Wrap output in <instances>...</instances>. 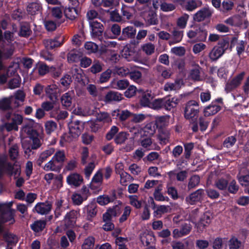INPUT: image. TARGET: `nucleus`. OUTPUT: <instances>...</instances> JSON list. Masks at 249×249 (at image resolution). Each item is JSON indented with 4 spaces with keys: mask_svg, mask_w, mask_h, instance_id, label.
Here are the masks:
<instances>
[{
    "mask_svg": "<svg viewBox=\"0 0 249 249\" xmlns=\"http://www.w3.org/2000/svg\"><path fill=\"white\" fill-rule=\"evenodd\" d=\"M234 6V3L231 0H224L222 3V9L223 12H227L231 10Z\"/></svg>",
    "mask_w": 249,
    "mask_h": 249,
    "instance_id": "61",
    "label": "nucleus"
},
{
    "mask_svg": "<svg viewBox=\"0 0 249 249\" xmlns=\"http://www.w3.org/2000/svg\"><path fill=\"white\" fill-rule=\"evenodd\" d=\"M16 238V236L11 233L6 232L3 234V239L8 245H15L17 243Z\"/></svg>",
    "mask_w": 249,
    "mask_h": 249,
    "instance_id": "41",
    "label": "nucleus"
},
{
    "mask_svg": "<svg viewBox=\"0 0 249 249\" xmlns=\"http://www.w3.org/2000/svg\"><path fill=\"white\" fill-rule=\"evenodd\" d=\"M52 158L57 165L61 166V169L63 167V163L66 159L64 151L60 150L57 151Z\"/></svg>",
    "mask_w": 249,
    "mask_h": 249,
    "instance_id": "28",
    "label": "nucleus"
},
{
    "mask_svg": "<svg viewBox=\"0 0 249 249\" xmlns=\"http://www.w3.org/2000/svg\"><path fill=\"white\" fill-rule=\"evenodd\" d=\"M59 25V24L57 25L55 21L51 20H46L44 22L45 29L49 32L54 31Z\"/></svg>",
    "mask_w": 249,
    "mask_h": 249,
    "instance_id": "57",
    "label": "nucleus"
},
{
    "mask_svg": "<svg viewBox=\"0 0 249 249\" xmlns=\"http://www.w3.org/2000/svg\"><path fill=\"white\" fill-rule=\"evenodd\" d=\"M4 169L5 173L16 179L21 175V166L17 161L12 163L7 162L4 158L0 157V169Z\"/></svg>",
    "mask_w": 249,
    "mask_h": 249,
    "instance_id": "4",
    "label": "nucleus"
},
{
    "mask_svg": "<svg viewBox=\"0 0 249 249\" xmlns=\"http://www.w3.org/2000/svg\"><path fill=\"white\" fill-rule=\"evenodd\" d=\"M13 50L12 49H7L5 53L0 49V71L5 69V66L3 63V59H8L10 58L13 54Z\"/></svg>",
    "mask_w": 249,
    "mask_h": 249,
    "instance_id": "29",
    "label": "nucleus"
},
{
    "mask_svg": "<svg viewBox=\"0 0 249 249\" xmlns=\"http://www.w3.org/2000/svg\"><path fill=\"white\" fill-rule=\"evenodd\" d=\"M236 142V138L234 136H231L225 139L223 144L224 147L229 148L234 145Z\"/></svg>",
    "mask_w": 249,
    "mask_h": 249,
    "instance_id": "62",
    "label": "nucleus"
},
{
    "mask_svg": "<svg viewBox=\"0 0 249 249\" xmlns=\"http://www.w3.org/2000/svg\"><path fill=\"white\" fill-rule=\"evenodd\" d=\"M21 79L18 74L15 77L11 79L8 83V87L9 89H13L19 88L20 86Z\"/></svg>",
    "mask_w": 249,
    "mask_h": 249,
    "instance_id": "40",
    "label": "nucleus"
},
{
    "mask_svg": "<svg viewBox=\"0 0 249 249\" xmlns=\"http://www.w3.org/2000/svg\"><path fill=\"white\" fill-rule=\"evenodd\" d=\"M179 100L176 97H165L163 98V109L167 111H170L176 107L178 103Z\"/></svg>",
    "mask_w": 249,
    "mask_h": 249,
    "instance_id": "19",
    "label": "nucleus"
},
{
    "mask_svg": "<svg viewBox=\"0 0 249 249\" xmlns=\"http://www.w3.org/2000/svg\"><path fill=\"white\" fill-rule=\"evenodd\" d=\"M78 213L77 211L72 210L67 213L64 217V223L67 227H73L76 224Z\"/></svg>",
    "mask_w": 249,
    "mask_h": 249,
    "instance_id": "14",
    "label": "nucleus"
},
{
    "mask_svg": "<svg viewBox=\"0 0 249 249\" xmlns=\"http://www.w3.org/2000/svg\"><path fill=\"white\" fill-rule=\"evenodd\" d=\"M153 96L150 92H143L142 93V97L140 99L141 105L142 107H150L152 103L151 100L153 99Z\"/></svg>",
    "mask_w": 249,
    "mask_h": 249,
    "instance_id": "26",
    "label": "nucleus"
},
{
    "mask_svg": "<svg viewBox=\"0 0 249 249\" xmlns=\"http://www.w3.org/2000/svg\"><path fill=\"white\" fill-rule=\"evenodd\" d=\"M43 169L46 171L51 170L56 172H59L61 170V166L57 165L56 163L54 162L52 158L51 160H50L45 165Z\"/></svg>",
    "mask_w": 249,
    "mask_h": 249,
    "instance_id": "37",
    "label": "nucleus"
},
{
    "mask_svg": "<svg viewBox=\"0 0 249 249\" xmlns=\"http://www.w3.org/2000/svg\"><path fill=\"white\" fill-rule=\"evenodd\" d=\"M52 204L47 201L45 203L40 202L36 204L33 211L40 214H45L48 213L51 210Z\"/></svg>",
    "mask_w": 249,
    "mask_h": 249,
    "instance_id": "16",
    "label": "nucleus"
},
{
    "mask_svg": "<svg viewBox=\"0 0 249 249\" xmlns=\"http://www.w3.org/2000/svg\"><path fill=\"white\" fill-rule=\"evenodd\" d=\"M13 97H5L0 100V110L6 111L12 108L11 104L13 100Z\"/></svg>",
    "mask_w": 249,
    "mask_h": 249,
    "instance_id": "33",
    "label": "nucleus"
},
{
    "mask_svg": "<svg viewBox=\"0 0 249 249\" xmlns=\"http://www.w3.org/2000/svg\"><path fill=\"white\" fill-rule=\"evenodd\" d=\"M55 150L53 148H49L41 153L37 160V163L38 166H41V164L46 160V159L53 154Z\"/></svg>",
    "mask_w": 249,
    "mask_h": 249,
    "instance_id": "30",
    "label": "nucleus"
},
{
    "mask_svg": "<svg viewBox=\"0 0 249 249\" xmlns=\"http://www.w3.org/2000/svg\"><path fill=\"white\" fill-rule=\"evenodd\" d=\"M97 120L99 122H104L105 123H109L111 122V118L107 112H100L96 116Z\"/></svg>",
    "mask_w": 249,
    "mask_h": 249,
    "instance_id": "58",
    "label": "nucleus"
},
{
    "mask_svg": "<svg viewBox=\"0 0 249 249\" xmlns=\"http://www.w3.org/2000/svg\"><path fill=\"white\" fill-rule=\"evenodd\" d=\"M170 116L169 115L157 116L155 121H153L156 128L159 130H162L169 124Z\"/></svg>",
    "mask_w": 249,
    "mask_h": 249,
    "instance_id": "18",
    "label": "nucleus"
},
{
    "mask_svg": "<svg viewBox=\"0 0 249 249\" xmlns=\"http://www.w3.org/2000/svg\"><path fill=\"white\" fill-rule=\"evenodd\" d=\"M228 184V180L223 178H218L214 182V186L215 187L222 191L227 190Z\"/></svg>",
    "mask_w": 249,
    "mask_h": 249,
    "instance_id": "36",
    "label": "nucleus"
},
{
    "mask_svg": "<svg viewBox=\"0 0 249 249\" xmlns=\"http://www.w3.org/2000/svg\"><path fill=\"white\" fill-rule=\"evenodd\" d=\"M42 7L41 5L37 2H32L28 5L27 11L29 14L35 15L41 12Z\"/></svg>",
    "mask_w": 249,
    "mask_h": 249,
    "instance_id": "32",
    "label": "nucleus"
},
{
    "mask_svg": "<svg viewBox=\"0 0 249 249\" xmlns=\"http://www.w3.org/2000/svg\"><path fill=\"white\" fill-rule=\"evenodd\" d=\"M111 73L112 71L110 69H107L101 74L98 82L100 84L107 82L110 79Z\"/></svg>",
    "mask_w": 249,
    "mask_h": 249,
    "instance_id": "47",
    "label": "nucleus"
},
{
    "mask_svg": "<svg viewBox=\"0 0 249 249\" xmlns=\"http://www.w3.org/2000/svg\"><path fill=\"white\" fill-rule=\"evenodd\" d=\"M148 203L151 204L152 209L154 210V213L157 215H161L168 212V207L165 205L157 206L152 197H150Z\"/></svg>",
    "mask_w": 249,
    "mask_h": 249,
    "instance_id": "23",
    "label": "nucleus"
},
{
    "mask_svg": "<svg viewBox=\"0 0 249 249\" xmlns=\"http://www.w3.org/2000/svg\"><path fill=\"white\" fill-rule=\"evenodd\" d=\"M150 107L155 110L163 109V98L154 100L152 102Z\"/></svg>",
    "mask_w": 249,
    "mask_h": 249,
    "instance_id": "60",
    "label": "nucleus"
},
{
    "mask_svg": "<svg viewBox=\"0 0 249 249\" xmlns=\"http://www.w3.org/2000/svg\"><path fill=\"white\" fill-rule=\"evenodd\" d=\"M36 68L39 75L43 76L50 72V67H49L45 63L39 62L36 65Z\"/></svg>",
    "mask_w": 249,
    "mask_h": 249,
    "instance_id": "42",
    "label": "nucleus"
},
{
    "mask_svg": "<svg viewBox=\"0 0 249 249\" xmlns=\"http://www.w3.org/2000/svg\"><path fill=\"white\" fill-rule=\"evenodd\" d=\"M204 192L203 189H199L187 196L185 200L190 205H194L202 199Z\"/></svg>",
    "mask_w": 249,
    "mask_h": 249,
    "instance_id": "12",
    "label": "nucleus"
},
{
    "mask_svg": "<svg viewBox=\"0 0 249 249\" xmlns=\"http://www.w3.org/2000/svg\"><path fill=\"white\" fill-rule=\"evenodd\" d=\"M23 130L33 141V143L30 144L31 148L33 149L38 148L41 146V143L38 138L39 133L37 130L30 124L25 125Z\"/></svg>",
    "mask_w": 249,
    "mask_h": 249,
    "instance_id": "6",
    "label": "nucleus"
},
{
    "mask_svg": "<svg viewBox=\"0 0 249 249\" xmlns=\"http://www.w3.org/2000/svg\"><path fill=\"white\" fill-rule=\"evenodd\" d=\"M13 202L0 203V233L3 232L2 225L8 222L13 224L15 222V210L12 209Z\"/></svg>",
    "mask_w": 249,
    "mask_h": 249,
    "instance_id": "2",
    "label": "nucleus"
},
{
    "mask_svg": "<svg viewBox=\"0 0 249 249\" xmlns=\"http://www.w3.org/2000/svg\"><path fill=\"white\" fill-rule=\"evenodd\" d=\"M85 123L79 120L71 121L68 124L69 134H64L61 137L60 144L63 146L64 142H71L77 139L84 129Z\"/></svg>",
    "mask_w": 249,
    "mask_h": 249,
    "instance_id": "1",
    "label": "nucleus"
},
{
    "mask_svg": "<svg viewBox=\"0 0 249 249\" xmlns=\"http://www.w3.org/2000/svg\"><path fill=\"white\" fill-rule=\"evenodd\" d=\"M199 113L198 102L195 100L188 101L184 108V116L186 120H196L198 119Z\"/></svg>",
    "mask_w": 249,
    "mask_h": 249,
    "instance_id": "5",
    "label": "nucleus"
},
{
    "mask_svg": "<svg viewBox=\"0 0 249 249\" xmlns=\"http://www.w3.org/2000/svg\"><path fill=\"white\" fill-rule=\"evenodd\" d=\"M230 38L225 36L220 39L217 45L214 46L209 53V57L211 61H216L220 58L229 48Z\"/></svg>",
    "mask_w": 249,
    "mask_h": 249,
    "instance_id": "3",
    "label": "nucleus"
},
{
    "mask_svg": "<svg viewBox=\"0 0 249 249\" xmlns=\"http://www.w3.org/2000/svg\"><path fill=\"white\" fill-rule=\"evenodd\" d=\"M128 135L129 134L125 132L121 131L118 132L114 138V141L117 144H122L127 139Z\"/></svg>",
    "mask_w": 249,
    "mask_h": 249,
    "instance_id": "38",
    "label": "nucleus"
},
{
    "mask_svg": "<svg viewBox=\"0 0 249 249\" xmlns=\"http://www.w3.org/2000/svg\"><path fill=\"white\" fill-rule=\"evenodd\" d=\"M160 10L163 12H168L172 11L176 9V6L173 3H168L166 2L160 1Z\"/></svg>",
    "mask_w": 249,
    "mask_h": 249,
    "instance_id": "52",
    "label": "nucleus"
},
{
    "mask_svg": "<svg viewBox=\"0 0 249 249\" xmlns=\"http://www.w3.org/2000/svg\"><path fill=\"white\" fill-rule=\"evenodd\" d=\"M83 56V53L77 49L70 51L67 55L68 61L69 63H76L80 61Z\"/></svg>",
    "mask_w": 249,
    "mask_h": 249,
    "instance_id": "22",
    "label": "nucleus"
},
{
    "mask_svg": "<svg viewBox=\"0 0 249 249\" xmlns=\"http://www.w3.org/2000/svg\"><path fill=\"white\" fill-rule=\"evenodd\" d=\"M227 190L231 194H235L239 190V186L235 180H232L229 183Z\"/></svg>",
    "mask_w": 249,
    "mask_h": 249,
    "instance_id": "53",
    "label": "nucleus"
},
{
    "mask_svg": "<svg viewBox=\"0 0 249 249\" xmlns=\"http://www.w3.org/2000/svg\"><path fill=\"white\" fill-rule=\"evenodd\" d=\"M245 75V72L242 71L235 76L231 81H228L225 86V90L227 92H231L236 89L241 84Z\"/></svg>",
    "mask_w": 249,
    "mask_h": 249,
    "instance_id": "9",
    "label": "nucleus"
},
{
    "mask_svg": "<svg viewBox=\"0 0 249 249\" xmlns=\"http://www.w3.org/2000/svg\"><path fill=\"white\" fill-rule=\"evenodd\" d=\"M208 31L204 26H200L195 30H189L187 36L190 39H195L198 42H205L207 39Z\"/></svg>",
    "mask_w": 249,
    "mask_h": 249,
    "instance_id": "7",
    "label": "nucleus"
},
{
    "mask_svg": "<svg viewBox=\"0 0 249 249\" xmlns=\"http://www.w3.org/2000/svg\"><path fill=\"white\" fill-rule=\"evenodd\" d=\"M90 27L91 29V34L93 37H102L104 31V26L102 23L97 20L89 21Z\"/></svg>",
    "mask_w": 249,
    "mask_h": 249,
    "instance_id": "10",
    "label": "nucleus"
},
{
    "mask_svg": "<svg viewBox=\"0 0 249 249\" xmlns=\"http://www.w3.org/2000/svg\"><path fill=\"white\" fill-rule=\"evenodd\" d=\"M189 18V15L185 14L179 18L177 21V25L181 28H184L187 24Z\"/></svg>",
    "mask_w": 249,
    "mask_h": 249,
    "instance_id": "63",
    "label": "nucleus"
},
{
    "mask_svg": "<svg viewBox=\"0 0 249 249\" xmlns=\"http://www.w3.org/2000/svg\"><path fill=\"white\" fill-rule=\"evenodd\" d=\"M47 224L45 220H37L30 225L31 230L35 232H39L43 231Z\"/></svg>",
    "mask_w": 249,
    "mask_h": 249,
    "instance_id": "24",
    "label": "nucleus"
},
{
    "mask_svg": "<svg viewBox=\"0 0 249 249\" xmlns=\"http://www.w3.org/2000/svg\"><path fill=\"white\" fill-rule=\"evenodd\" d=\"M221 109V107L219 105H215L214 102L211 103L206 107L203 110V113L205 117H209L216 114Z\"/></svg>",
    "mask_w": 249,
    "mask_h": 249,
    "instance_id": "21",
    "label": "nucleus"
},
{
    "mask_svg": "<svg viewBox=\"0 0 249 249\" xmlns=\"http://www.w3.org/2000/svg\"><path fill=\"white\" fill-rule=\"evenodd\" d=\"M45 47L48 50H53L55 48L60 47L62 43H60L56 38L52 39H49L44 42Z\"/></svg>",
    "mask_w": 249,
    "mask_h": 249,
    "instance_id": "39",
    "label": "nucleus"
},
{
    "mask_svg": "<svg viewBox=\"0 0 249 249\" xmlns=\"http://www.w3.org/2000/svg\"><path fill=\"white\" fill-rule=\"evenodd\" d=\"M54 85H48L45 88L46 95L53 102H55L57 98L56 89Z\"/></svg>",
    "mask_w": 249,
    "mask_h": 249,
    "instance_id": "27",
    "label": "nucleus"
},
{
    "mask_svg": "<svg viewBox=\"0 0 249 249\" xmlns=\"http://www.w3.org/2000/svg\"><path fill=\"white\" fill-rule=\"evenodd\" d=\"M64 200L62 199H56L55 202V206L56 207L54 211L55 217L57 218L61 215L62 212L68 208V206L66 208L63 207V203Z\"/></svg>",
    "mask_w": 249,
    "mask_h": 249,
    "instance_id": "35",
    "label": "nucleus"
},
{
    "mask_svg": "<svg viewBox=\"0 0 249 249\" xmlns=\"http://www.w3.org/2000/svg\"><path fill=\"white\" fill-rule=\"evenodd\" d=\"M95 243V238L94 237L90 236L86 238L83 244L82 245V248H87L93 249Z\"/></svg>",
    "mask_w": 249,
    "mask_h": 249,
    "instance_id": "59",
    "label": "nucleus"
},
{
    "mask_svg": "<svg viewBox=\"0 0 249 249\" xmlns=\"http://www.w3.org/2000/svg\"><path fill=\"white\" fill-rule=\"evenodd\" d=\"M32 34L30 24L28 22H22L20 23L18 35L20 37L28 38Z\"/></svg>",
    "mask_w": 249,
    "mask_h": 249,
    "instance_id": "15",
    "label": "nucleus"
},
{
    "mask_svg": "<svg viewBox=\"0 0 249 249\" xmlns=\"http://www.w3.org/2000/svg\"><path fill=\"white\" fill-rule=\"evenodd\" d=\"M71 100L72 98L69 92L64 93L61 97L62 105L66 107L71 106Z\"/></svg>",
    "mask_w": 249,
    "mask_h": 249,
    "instance_id": "44",
    "label": "nucleus"
},
{
    "mask_svg": "<svg viewBox=\"0 0 249 249\" xmlns=\"http://www.w3.org/2000/svg\"><path fill=\"white\" fill-rule=\"evenodd\" d=\"M141 145L148 150L154 149V145L152 143V141L150 137H145L143 138L141 142Z\"/></svg>",
    "mask_w": 249,
    "mask_h": 249,
    "instance_id": "45",
    "label": "nucleus"
},
{
    "mask_svg": "<svg viewBox=\"0 0 249 249\" xmlns=\"http://www.w3.org/2000/svg\"><path fill=\"white\" fill-rule=\"evenodd\" d=\"M85 48L89 53H95L98 50V45L92 42H87L84 45Z\"/></svg>",
    "mask_w": 249,
    "mask_h": 249,
    "instance_id": "50",
    "label": "nucleus"
},
{
    "mask_svg": "<svg viewBox=\"0 0 249 249\" xmlns=\"http://www.w3.org/2000/svg\"><path fill=\"white\" fill-rule=\"evenodd\" d=\"M61 8L63 10L65 17L71 20L75 19L78 15V9H74V7H71L70 5H62Z\"/></svg>",
    "mask_w": 249,
    "mask_h": 249,
    "instance_id": "20",
    "label": "nucleus"
},
{
    "mask_svg": "<svg viewBox=\"0 0 249 249\" xmlns=\"http://www.w3.org/2000/svg\"><path fill=\"white\" fill-rule=\"evenodd\" d=\"M202 5L200 0H191L186 2L185 8L188 11H193Z\"/></svg>",
    "mask_w": 249,
    "mask_h": 249,
    "instance_id": "34",
    "label": "nucleus"
},
{
    "mask_svg": "<svg viewBox=\"0 0 249 249\" xmlns=\"http://www.w3.org/2000/svg\"><path fill=\"white\" fill-rule=\"evenodd\" d=\"M160 134L158 135V139L160 141L161 143L166 144L168 141L169 138V132L163 129L159 130Z\"/></svg>",
    "mask_w": 249,
    "mask_h": 249,
    "instance_id": "55",
    "label": "nucleus"
},
{
    "mask_svg": "<svg viewBox=\"0 0 249 249\" xmlns=\"http://www.w3.org/2000/svg\"><path fill=\"white\" fill-rule=\"evenodd\" d=\"M229 249H243L244 245L237 238L232 236L228 242Z\"/></svg>",
    "mask_w": 249,
    "mask_h": 249,
    "instance_id": "31",
    "label": "nucleus"
},
{
    "mask_svg": "<svg viewBox=\"0 0 249 249\" xmlns=\"http://www.w3.org/2000/svg\"><path fill=\"white\" fill-rule=\"evenodd\" d=\"M83 182V177L78 173H71L67 177V182L71 185L75 187H77Z\"/></svg>",
    "mask_w": 249,
    "mask_h": 249,
    "instance_id": "13",
    "label": "nucleus"
},
{
    "mask_svg": "<svg viewBox=\"0 0 249 249\" xmlns=\"http://www.w3.org/2000/svg\"><path fill=\"white\" fill-rule=\"evenodd\" d=\"M213 13V11L208 6L203 7L194 14L193 20L197 22L203 21L210 19Z\"/></svg>",
    "mask_w": 249,
    "mask_h": 249,
    "instance_id": "8",
    "label": "nucleus"
},
{
    "mask_svg": "<svg viewBox=\"0 0 249 249\" xmlns=\"http://www.w3.org/2000/svg\"><path fill=\"white\" fill-rule=\"evenodd\" d=\"M136 33V30L133 26H127L124 28L122 32V35L120 36V40H125L127 38H134Z\"/></svg>",
    "mask_w": 249,
    "mask_h": 249,
    "instance_id": "17",
    "label": "nucleus"
},
{
    "mask_svg": "<svg viewBox=\"0 0 249 249\" xmlns=\"http://www.w3.org/2000/svg\"><path fill=\"white\" fill-rule=\"evenodd\" d=\"M200 182V178L198 175H193L191 177L188 184L189 190L194 188L197 186Z\"/></svg>",
    "mask_w": 249,
    "mask_h": 249,
    "instance_id": "49",
    "label": "nucleus"
},
{
    "mask_svg": "<svg viewBox=\"0 0 249 249\" xmlns=\"http://www.w3.org/2000/svg\"><path fill=\"white\" fill-rule=\"evenodd\" d=\"M124 99L123 95L120 93L110 90L108 91L105 95L103 100L107 104L113 102H119Z\"/></svg>",
    "mask_w": 249,
    "mask_h": 249,
    "instance_id": "11",
    "label": "nucleus"
},
{
    "mask_svg": "<svg viewBox=\"0 0 249 249\" xmlns=\"http://www.w3.org/2000/svg\"><path fill=\"white\" fill-rule=\"evenodd\" d=\"M71 199L73 203L75 205H80L83 202L87 199V196H81L80 194L74 193L72 195Z\"/></svg>",
    "mask_w": 249,
    "mask_h": 249,
    "instance_id": "46",
    "label": "nucleus"
},
{
    "mask_svg": "<svg viewBox=\"0 0 249 249\" xmlns=\"http://www.w3.org/2000/svg\"><path fill=\"white\" fill-rule=\"evenodd\" d=\"M45 130L48 134H50L57 127V124L53 121H47L45 124Z\"/></svg>",
    "mask_w": 249,
    "mask_h": 249,
    "instance_id": "51",
    "label": "nucleus"
},
{
    "mask_svg": "<svg viewBox=\"0 0 249 249\" xmlns=\"http://www.w3.org/2000/svg\"><path fill=\"white\" fill-rule=\"evenodd\" d=\"M119 128L118 127L113 125L111 127L110 130L107 132L106 135V139L107 141H110L113 138L114 139L115 136L117 135L119 131Z\"/></svg>",
    "mask_w": 249,
    "mask_h": 249,
    "instance_id": "48",
    "label": "nucleus"
},
{
    "mask_svg": "<svg viewBox=\"0 0 249 249\" xmlns=\"http://www.w3.org/2000/svg\"><path fill=\"white\" fill-rule=\"evenodd\" d=\"M146 21L149 25H157L158 23L157 15L154 11H149L146 17Z\"/></svg>",
    "mask_w": 249,
    "mask_h": 249,
    "instance_id": "43",
    "label": "nucleus"
},
{
    "mask_svg": "<svg viewBox=\"0 0 249 249\" xmlns=\"http://www.w3.org/2000/svg\"><path fill=\"white\" fill-rule=\"evenodd\" d=\"M194 143L192 142L184 144V156L186 159H189L191 156L192 150L194 148Z\"/></svg>",
    "mask_w": 249,
    "mask_h": 249,
    "instance_id": "54",
    "label": "nucleus"
},
{
    "mask_svg": "<svg viewBox=\"0 0 249 249\" xmlns=\"http://www.w3.org/2000/svg\"><path fill=\"white\" fill-rule=\"evenodd\" d=\"M97 206L95 204L89 205L87 207V213L88 217H94L97 214Z\"/></svg>",
    "mask_w": 249,
    "mask_h": 249,
    "instance_id": "56",
    "label": "nucleus"
},
{
    "mask_svg": "<svg viewBox=\"0 0 249 249\" xmlns=\"http://www.w3.org/2000/svg\"><path fill=\"white\" fill-rule=\"evenodd\" d=\"M157 129L153 122L148 123L142 129V135L145 137H151L155 133Z\"/></svg>",
    "mask_w": 249,
    "mask_h": 249,
    "instance_id": "25",
    "label": "nucleus"
},
{
    "mask_svg": "<svg viewBox=\"0 0 249 249\" xmlns=\"http://www.w3.org/2000/svg\"><path fill=\"white\" fill-rule=\"evenodd\" d=\"M72 82L71 77L70 75L65 74L60 80V84L64 87L69 88L70 84Z\"/></svg>",
    "mask_w": 249,
    "mask_h": 249,
    "instance_id": "64",
    "label": "nucleus"
}]
</instances>
